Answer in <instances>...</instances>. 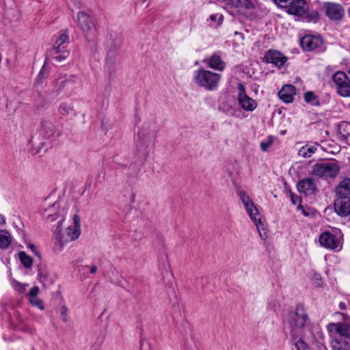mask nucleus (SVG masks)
I'll list each match as a JSON object with an SVG mask.
<instances>
[{"mask_svg": "<svg viewBox=\"0 0 350 350\" xmlns=\"http://www.w3.org/2000/svg\"><path fill=\"white\" fill-rule=\"evenodd\" d=\"M55 40L54 44H58V46L60 45L66 46L69 43V33L67 29H63L58 32L57 35L55 36Z\"/></svg>", "mask_w": 350, "mask_h": 350, "instance_id": "obj_26", "label": "nucleus"}, {"mask_svg": "<svg viewBox=\"0 0 350 350\" xmlns=\"http://www.w3.org/2000/svg\"><path fill=\"white\" fill-rule=\"evenodd\" d=\"M237 100L242 109L246 111H253L257 107L256 102L250 98L245 92V85L239 83L238 84Z\"/></svg>", "mask_w": 350, "mask_h": 350, "instance_id": "obj_11", "label": "nucleus"}, {"mask_svg": "<svg viewBox=\"0 0 350 350\" xmlns=\"http://www.w3.org/2000/svg\"><path fill=\"white\" fill-rule=\"evenodd\" d=\"M347 339L339 334H332L330 342L332 350H349L350 343Z\"/></svg>", "mask_w": 350, "mask_h": 350, "instance_id": "obj_21", "label": "nucleus"}, {"mask_svg": "<svg viewBox=\"0 0 350 350\" xmlns=\"http://www.w3.org/2000/svg\"><path fill=\"white\" fill-rule=\"evenodd\" d=\"M296 94V89L292 85H284L278 92L280 98L286 103H290L293 101L294 96Z\"/></svg>", "mask_w": 350, "mask_h": 350, "instance_id": "obj_23", "label": "nucleus"}, {"mask_svg": "<svg viewBox=\"0 0 350 350\" xmlns=\"http://www.w3.org/2000/svg\"><path fill=\"white\" fill-rule=\"evenodd\" d=\"M46 77V73L45 72L44 67L43 66L42 69L40 70L36 80V84L40 85L43 83V79Z\"/></svg>", "mask_w": 350, "mask_h": 350, "instance_id": "obj_34", "label": "nucleus"}, {"mask_svg": "<svg viewBox=\"0 0 350 350\" xmlns=\"http://www.w3.org/2000/svg\"><path fill=\"white\" fill-rule=\"evenodd\" d=\"M277 304H278L277 301L272 300L269 302L267 307H268V308H270V309H275V307L277 306Z\"/></svg>", "mask_w": 350, "mask_h": 350, "instance_id": "obj_46", "label": "nucleus"}, {"mask_svg": "<svg viewBox=\"0 0 350 350\" xmlns=\"http://www.w3.org/2000/svg\"><path fill=\"white\" fill-rule=\"evenodd\" d=\"M338 93L344 97L350 95V80L345 72L338 71L332 76Z\"/></svg>", "mask_w": 350, "mask_h": 350, "instance_id": "obj_9", "label": "nucleus"}, {"mask_svg": "<svg viewBox=\"0 0 350 350\" xmlns=\"http://www.w3.org/2000/svg\"><path fill=\"white\" fill-rule=\"evenodd\" d=\"M288 322L293 337L302 334L304 327L309 323L308 315L302 304H297L295 310L288 313Z\"/></svg>", "mask_w": 350, "mask_h": 350, "instance_id": "obj_2", "label": "nucleus"}, {"mask_svg": "<svg viewBox=\"0 0 350 350\" xmlns=\"http://www.w3.org/2000/svg\"><path fill=\"white\" fill-rule=\"evenodd\" d=\"M326 16L331 20H340L344 16V10L337 3H325L323 5Z\"/></svg>", "mask_w": 350, "mask_h": 350, "instance_id": "obj_16", "label": "nucleus"}, {"mask_svg": "<svg viewBox=\"0 0 350 350\" xmlns=\"http://www.w3.org/2000/svg\"><path fill=\"white\" fill-rule=\"evenodd\" d=\"M224 1L227 8L237 9V12L240 13L255 8L252 0H224Z\"/></svg>", "mask_w": 350, "mask_h": 350, "instance_id": "obj_15", "label": "nucleus"}, {"mask_svg": "<svg viewBox=\"0 0 350 350\" xmlns=\"http://www.w3.org/2000/svg\"><path fill=\"white\" fill-rule=\"evenodd\" d=\"M49 55L56 62H62L67 59L70 52L66 46L60 45L58 46V44H54L53 47L49 51Z\"/></svg>", "mask_w": 350, "mask_h": 350, "instance_id": "obj_20", "label": "nucleus"}, {"mask_svg": "<svg viewBox=\"0 0 350 350\" xmlns=\"http://www.w3.org/2000/svg\"><path fill=\"white\" fill-rule=\"evenodd\" d=\"M334 210L341 217L350 215V198L338 197L334 202Z\"/></svg>", "mask_w": 350, "mask_h": 350, "instance_id": "obj_17", "label": "nucleus"}, {"mask_svg": "<svg viewBox=\"0 0 350 350\" xmlns=\"http://www.w3.org/2000/svg\"><path fill=\"white\" fill-rule=\"evenodd\" d=\"M328 329L332 334H339L347 339H350V319L340 323H330Z\"/></svg>", "mask_w": 350, "mask_h": 350, "instance_id": "obj_14", "label": "nucleus"}, {"mask_svg": "<svg viewBox=\"0 0 350 350\" xmlns=\"http://www.w3.org/2000/svg\"><path fill=\"white\" fill-rule=\"evenodd\" d=\"M323 39L319 36L306 35L300 40V45L306 51H322Z\"/></svg>", "mask_w": 350, "mask_h": 350, "instance_id": "obj_12", "label": "nucleus"}, {"mask_svg": "<svg viewBox=\"0 0 350 350\" xmlns=\"http://www.w3.org/2000/svg\"><path fill=\"white\" fill-rule=\"evenodd\" d=\"M210 20L217 25L221 24L223 21V16L221 14H214L210 16Z\"/></svg>", "mask_w": 350, "mask_h": 350, "instance_id": "obj_37", "label": "nucleus"}, {"mask_svg": "<svg viewBox=\"0 0 350 350\" xmlns=\"http://www.w3.org/2000/svg\"><path fill=\"white\" fill-rule=\"evenodd\" d=\"M319 337H320L321 338H323V334H322L321 332V333H319Z\"/></svg>", "mask_w": 350, "mask_h": 350, "instance_id": "obj_52", "label": "nucleus"}, {"mask_svg": "<svg viewBox=\"0 0 350 350\" xmlns=\"http://www.w3.org/2000/svg\"><path fill=\"white\" fill-rule=\"evenodd\" d=\"M27 247L31 250L33 253H34L36 256L40 257V252L37 249L36 246L33 243H28Z\"/></svg>", "mask_w": 350, "mask_h": 350, "instance_id": "obj_43", "label": "nucleus"}, {"mask_svg": "<svg viewBox=\"0 0 350 350\" xmlns=\"http://www.w3.org/2000/svg\"><path fill=\"white\" fill-rule=\"evenodd\" d=\"M58 110L59 113L63 116H74L75 114L73 107L67 103H62Z\"/></svg>", "mask_w": 350, "mask_h": 350, "instance_id": "obj_31", "label": "nucleus"}, {"mask_svg": "<svg viewBox=\"0 0 350 350\" xmlns=\"http://www.w3.org/2000/svg\"><path fill=\"white\" fill-rule=\"evenodd\" d=\"M338 197L350 198V178L343 179L336 188Z\"/></svg>", "mask_w": 350, "mask_h": 350, "instance_id": "obj_25", "label": "nucleus"}, {"mask_svg": "<svg viewBox=\"0 0 350 350\" xmlns=\"http://www.w3.org/2000/svg\"><path fill=\"white\" fill-rule=\"evenodd\" d=\"M147 0H137V4H139V5H142V4H144L146 2Z\"/></svg>", "mask_w": 350, "mask_h": 350, "instance_id": "obj_51", "label": "nucleus"}, {"mask_svg": "<svg viewBox=\"0 0 350 350\" xmlns=\"http://www.w3.org/2000/svg\"><path fill=\"white\" fill-rule=\"evenodd\" d=\"M38 99L35 100V105L38 107L44 106V98L40 94H38Z\"/></svg>", "mask_w": 350, "mask_h": 350, "instance_id": "obj_41", "label": "nucleus"}, {"mask_svg": "<svg viewBox=\"0 0 350 350\" xmlns=\"http://www.w3.org/2000/svg\"><path fill=\"white\" fill-rule=\"evenodd\" d=\"M193 78L199 87L208 91H215L219 86L221 75L204 68H200L194 71Z\"/></svg>", "mask_w": 350, "mask_h": 350, "instance_id": "obj_3", "label": "nucleus"}, {"mask_svg": "<svg viewBox=\"0 0 350 350\" xmlns=\"http://www.w3.org/2000/svg\"><path fill=\"white\" fill-rule=\"evenodd\" d=\"M90 273H92V274L96 273V271H97V267L96 265H92L90 267Z\"/></svg>", "mask_w": 350, "mask_h": 350, "instance_id": "obj_48", "label": "nucleus"}, {"mask_svg": "<svg viewBox=\"0 0 350 350\" xmlns=\"http://www.w3.org/2000/svg\"><path fill=\"white\" fill-rule=\"evenodd\" d=\"M28 286V284H22L16 280L12 282L13 288L20 293H24L26 291V287Z\"/></svg>", "mask_w": 350, "mask_h": 350, "instance_id": "obj_32", "label": "nucleus"}, {"mask_svg": "<svg viewBox=\"0 0 350 350\" xmlns=\"http://www.w3.org/2000/svg\"><path fill=\"white\" fill-rule=\"evenodd\" d=\"M339 308L340 310H345L346 309V304L344 302H340L339 304Z\"/></svg>", "mask_w": 350, "mask_h": 350, "instance_id": "obj_49", "label": "nucleus"}, {"mask_svg": "<svg viewBox=\"0 0 350 350\" xmlns=\"http://www.w3.org/2000/svg\"><path fill=\"white\" fill-rule=\"evenodd\" d=\"M237 194L243 204L244 207L250 219L255 222L258 228V224H260L261 221L260 219H257V217L259 215V213L250 197L244 190L242 189H238L237 191Z\"/></svg>", "mask_w": 350, "mask_h": 350, "instance_id": "obj_8", "label": "nucleus"}, {"mask_svg": "<svg viewBox=\"0 0 350 350\" xmlns=\"http://www.w3.org/2000/svg\"><path fill=\"white\" fill-rule=\"evenodd\" d=\"M203 62L218 71H222L226 68V62L222 59L220 52L214 53L210 57L204 59Z\"/></svg>", "mask_w": 350, "mask_h": 350, "instance_id": "obj_18", "label": "nucleus"}, {"mask_svg": "<svg viewBox=\"0 0 350 350\" xmlns=\"http://www.w3.org/2000/svg\"><path fill=\"white\" fill-rule=\"evenodd\" d=\"M67 312H68L67 308L65 306H63L60 308V313H61V316H62V321H64V322H67L68 321Z\"/></svg>", "mask_w": 350, "mask_h": 350, "instance_id": "obj_40", "label": "nucleus"}, {"mask_svg": "<svg viewBox=\"0 0 350 350\" xmlns=\"http://www.w3.org/2000/svg\"><path fill=\"white\" fill-rule=\"evenodd\" d=\"M342 234L340 232L332 233L329 231L322 232L319 237L320 245L329 250H340L342 248Z\"/></svg>", "mask_w": 350, "mask_h": 350, "instance_id": "obj_7", "label": "nucleus"}, {"mask_svg": "<svg viewBox=\"0 0 350 350\" xmlns=\"http://www.w3.org/2000/svg\"><path fill=\"white\" fill-rule=\"evenodd\" d=\"M340 167L334 162L324 161L317 163L312 167L311 174L319 178H335L338 172Z\"/></svg>", "mask_w": 350, "mask_h": 350, "instance_id": "obj_6", "label": "nucleus"}, {"mask_svg": "<svg viewBox=\"0 0 350 350\" xmlns=\"http://www.w3.org/2000/svg\"><path fill=\"white\" fill-rule=\"evenodd\" d=\"M304 98L305 102L312 106L319 107L321 105L319 96L315 94L312 91L305 92Z\"/></svg>", "mask_w": 350, "mask_h": 350, "instance_id": "obj_27", "label": "nucleus"}, {"mask_svg": "<svg viewBox=\"0 0 350 350\" xmlns=\"http://www.w3.org/2000/svg\"><path fill=\"white\" fill-rule=\"evenodd\" d=\"M64 219H62L57 224V226L54 232L55 239V250L60 252L64 244L68 241L76 240L81 234L80 217L78 215L73 216V226L67 228L66 233L64 234L61 232V227Z\"/></svg>", "mask_w": 350, "mask_h": 350, "instance_id": "obj_1", "label": "nucleus"}, {"mask_svg": "<svg viewBox=\"0 0 350 350\" xmlns=\"http://www.w3.org/2000/svg\"><path fill=\"white\" fill-rule=\"evenodd\" d=\"M295 347L297 350H308L307 344L301 338L295 342Z\"/></svg>", "mask_w": 350, "mask_h": 350, "instance_id": "obj_36", "label": "nucleus"}, {"mask_svg": "<svg viewBox=\"0 0 350 350\" xmlns=\"http://www.w3.org/2000/svg\"><path fill=\"white\" fill-rule=\"evenodd\" d=\"M30 302L33 306L43 309L42 301L37 297L30 298Z\"/></svg>", "mask_w": 350, "mask_h": 350, "instance_id": "obj_38", "label": "nucleus"}, {"mask_svg": "<svg viewBox=\"0 0 350 350\" xmlns=\"http://www.w3.org/2000/svg\"><path fill=\"white\" fill-rule=\"evenodd\" d=\"M12 237L10 232L6 230H0V248H8L10 245Z\"/></svg>", "mask_w": 350, "mask_h": 350, "instance_id": "obj_29", "label": "nucleus"}, {"mask_svg": "<svg viewBox=\"0 0 350 350\" xmlns=\"http://www.w3.org/2000/svg\"><path fill=\"white\" fill-rule=\"evenodd\" d=\"M56 218H57V214H55V215H49L47 216L46 219L49 222H52L55 219H56Z\"/></svg>", "mask_w": 350, "mask_h": 350, "instance_id": "obj_47", "label": "nucleus"}, {"mask_svg": "<svg viewBox=\"0 0 350 350\" xmlns=\"http://www.w3.org/2000/svg\"><path fill=\"white\" fill-rule=\"evenodd\" d=\"M306 19L308 22H312L314 23L319 21V14L316 11H313L306 16Z\"/></svg>", "mask_w": 350, "mask_h": 350, "instance_id": "obj_35", "label": "nucleus"}, {"mask_svg": "<svg viewBox=\"0 0 350 350\" xmlns=\"http://www.w3.org/2000/svg\"><path fill=\"white\" fill-rule=\"evenodd\" d=\"M0 224H5V218L2 215H0Z\"/></svg>", "mask_w": 350, "mask_h": 350, "instance_id": "obj_50", "label": "nucleus"}, {"mask_svg": "<svg viewBox=\"0 0 350 350\" xmlns=\"http://www.w3.org/2000/svg\"><path fill=\"white\" fill-rule=\"evenodd\" d=\"M120 46V39H113L108 42L106 58L107 62L110 64L113 63Z\"/></svg>", "mask_w": 350, "mask_h": 350, "instance_id": "obj_22", "label": "nucleus"}, {"mask_svg": "<svg viewBox=\"0 0 350 350\" xmlns=\"http://www.w3.org/2000/svg\"><path fill=\"white\" fill-rule=\"evenodd\" d=\"M263 60L280 68L286 62L287 57L279 51L269 50L265 53Z\"/></svg>", "mask_w": 350, "mask_h": 350, "instance_id": "obj_13", "label": "nucleus"}, {"mask_svg": "<svg viewBox=\"0 0 350 350\" xmlns=\"http://www.w3.org/2000/svg\"><path fill=\"white\" fill-rule=\"evenodd\" d=\"M144 146H147V147H148V146H149V144H147L146 142H144Z\"/></svg>", "mask_w": 350, "mask_h": 350, "instance_id": "obj_53", "label": "nucleus"}, {"mask_svg": "<svg viewBox=\"0 0 350 350\" xmlns=\"http://www.w3.org/2000/svg\"><path fill=\"white\" fill-rule=\"evenodd\" d=\"M297 209L298 210H301V213L302 214L304 215V216H306V217H308L310 214L309 213V211H306V208H304L301 204H299L298 206H297Z\"/></svg>", "mask_w": 350, "mask_h": 350, "instance_id": "obj_45", "label": "nucleus"}, {"mask_svg": "<svg viewBox=\"0 0 350 350\" xmlns=\"http://www.w3.org/2000/svg\"><path fill=\"white\" fill-rule=\"evenodd\" d=\"M349 107H350V103L349 104Z\"/></svg>", "mask_w": 350, "mask_h": 350, "instance_id": "obj_54", "label": "nucleus"}, {"mask_svg": "<svg viewBox=\"0 0 350 350\" xmlns=\"http://www.w3.org/2000/svg\"><path fill=\"white\" fill-rule=\"evenodd\" d=\"M318 144L315 143L312 146L306 145L299 149L298 152L299 156L304 158L310 157L311 155L317 150Z\"/></svg>", "mask_w": 350, "mask_h": 350, "instance_id": "obj_28", "label": "nucleus"}, {"mask_svg": "<svg viewBox=\"0 0 350 350\" xmlns=\"http://www.w3.org/2000/svg\"><path fill=\"white\" fill-rule=\"evenodd\" d=\"M39 135L45 141H41L38 144L37 152H41L42 149L45 146L46 150L51 146L50 143L55 140L59 135L60 132L55 129L53 122L48 120H42L39 130Z\"/></svg>", "mask_w": 350, "mask_h": 350, "instance_id": "obj_4", "label": "nucleus"}, {"mask_svg": "<svg viewBox=\"0 0 350 350\" xmlns=\"http://www.w3.org/2000/svg\"><path fill=\"white\" fill-rule=\"evenodd\" d=\"M297 187L298 191L305 196L313 195L317 190V186L311 178H306L299 180Z\"/></svg>", "mask_w": 350, "mask_h": 350, "instance_id": "obj_19", "label": "nucleus"}, {"mask_svg": "<svg viewBox=\"0 0 350 350\" xmlns=\"http://www.w3.org/2000/svg\"><path fill=\"white\" fill-rule=\"evenodd\" d=\"M18 257L21 263L25 268L29 269L31 267L33 260L24 251L18 252Z\"/></svg>", "mask_w": 350, "mask_h": 350, "instance_id": "obj_30", "label": "nucleus"}, {"mask_svg": "<svg viewBox=\"0 0 350 350\" xmlns=\"http://www.w3.org/2000/svg\"><path fill=\"white\" fill-rule=\"evenodd\" d=\"M290 197L291 202L294 205H295L297 203V202L300 201V198L292 192H290Z\"/></svg>", "mask_w": 350, "mask_h": 350, "instance_id": "obj_44", "label": "nucleus"}, {"mask_svg": "<svg viewBox=\"0 0 350 350\" xmlns=\"http://www.w3.org/2000/svg\"><path fill=\"white\" fill-rule=\"evenodd\" d=\"M39 291L40 290H39L38 286H33L29 293V297L30 298L37 297V295L39 293Z\"/></svg>", "mask_w": 350, "mask_h": 350, "instance_id": "obj_39", "label": "nucleus"}, {"mask_svg": "<svg viewBox=\"0 0 350 350\" xmlns=\"http://www.w3.org/2000/svg\"><path fill=\"white\" fill-rule=\"evenodd\" d=\"M272 144V142L271 141H269V142H262L260 143V148L262 151L265 152L267 150V149L269 148V147Z\"/></svg>", "mask_w": 350, "mask_h": 350, "instance_id": "obj_42", "label": "nucleus"}, {"mask_svg": "<svg viewBox=\"0 0 350 350\" xmlns=\"http://www.w3.org/2000/svg\"><path fill=\"white\" fill-rule=\"evenodd\" d=\"M338 135L342 141L350 145V123L341 122L338 126Z\"/></svg>", "mask_w": 350, "mask_h": 350, "instance_id": "obj_24", "label": "nucleus"}, {"mask_svg": "<svg viewBox=\"0 0 350 350\" xmlns=\"http://www.w3.org/2000/svg\"><path fill=\"white\" fill-rule=\"evenodd\" d=\"M279 5L290 14L301 16L305 13L306 1L304 0H279Z\"/></svg>", "mask_w": 350, "mask_h": 350, "instance_id": "obj_10", "label": "nucleus"}, {"mask_svg": "<svg viewBox=\"0 0 350 350\" xmlns=\"http://www.w3.org/2000/svg\"><path fill=\"white\" fill-rule=\"evenodd\" d=\"M38 277L39 280L40 282H42L43 284H46L48 282V272L45 269H39L38 270Z\"/></svg>", "mask_w": 350, "mask_h": 350, "instance_id": "obj_33", "label": "nucleus"}, {"mask_svg": "<svg viewBox=\"0 0 350 350\" xmlns=\"http://www.w3.org/2000/svg\"><path fill=\"white\" fill-rule=\"evenodd\" d=\"M77 21L83 35L89 42H94L98 36V31L92 17L84 11L77 14Z\"/></svg>", "mask_w": 350, "mask_h": 350, "instance_id": "obj_5", "label": "nucleus"}]
</instances>
